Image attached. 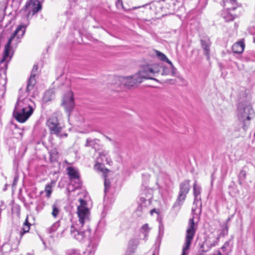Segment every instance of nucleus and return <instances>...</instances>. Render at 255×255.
Masks as SVG:
<instances>
[{"label": "nucleus", "instance_id": "f257e3e1", "mask_svg": "<svg viewBox=\"0 0 255 255\" xmlns=\"http://www.w3.org/2000/svg\"><path fill=\"white\" fill-rule=\"evenodd\" d=\"M80 204L77 206L78 220L71 225L70 233L71 237L75 240L82 242L90 235L89 228L90 210L87 202L82 198L79 200Z\"/></svg>", "mask_w": 255, "mask_h": 255}, {"label": "nucleus", "instance_id": "f03ea898", "mask_svg": "<svg viewBox=\"0 0 255 255\" xmlns=\"http://www.w3.org/2000/svg\"><path fill=\"white\" fill-rule=\"evenodd\" d=\"M201 188L200 186L197 184L196 182H195L193 185L194 196V205H196L197 206V204L199 203L200 207L198 209L196 207H193L192 209V214L193 217L189 220L188 228L186 230V239L184 245L183 247L182 253L181 255H188V253H186V252L189 249L197 230V227L195 223H194V219L195 218V216H197L198 214H200L201 212V204L200 202L201 200Z\"/></svg>", "mask_w": 255, "mask_h": 255}, {"label": "nucleus", "instance_id": "7ed1b4c3", "mask_svg": "<svg viewBox=\"0 0 255 255\" xmlns=\"http://www.w3.org/2000/svg\"><path fill=\"white\" fill-rule=\"evenodd\" d=\"M162 67L157 63H153L142 67L141 70L131 76H128L122 78L124 85L130 88L140 84L144 79H152L156 80L153 76H156Z\"/></svg>", "mask_w": 255, "mask_h": 255}, {"label": "nucleus", "instance_id": "20e7f679", "mask_svg": "<svg viewBox=\"0 0 255 255\" xmlns=\"http://www.w3.org/2000/svg\"><path fill=\"white\" fill-rule=\"evenodd\" d=\"M33 105L29 98H18L13 112L16 120L21 123H24L33 112Z\"/></svg>", "mask_w": 255, "mask_h": 255}, {"label": "nucleus", "instance_id": "39448f33", "mask_svg": "<svg viewBox=\"0 0 255 255\" xmlns=\"http://www.w3.org/2000/svg\"><path fill=\"white\" fill-rule=\"evenodd\" d=\"M27 25L28 23H21L17 26L5 46L2 61L5 60L8 57L11 48H16L20 42V39L25 34Z\"/></svg>", "mask_w": 255, "mask_h": 255}, {"label": "nucleus", "instance_id": "423d86ee", "mask_svg": "<svg viewBox=\"0 0 255 255\" xmlns=\"http://www.w3.org/2000/svg\"><path fill=\"white\" fill-rule=\"evenodd\" d=\"M190 189V180H185L179 185V192L177 198L173 205L172 208L177 211L180 209L181 205L183 204L187 194Z\"/></svg>", "mask_w": 255, "mask_h": 255}, {"label": "nucleus", "instance_id": "0eeeda50", "mask_svg": "<svg viewBox=\"0 0 255 255\" xmlns=\"http://www.w3.org/2000/svg\"><path fill=\"white\" fill-rule=\"evenodd\" d=\"M42 8V5L38 0H30L27 2L24 9L20 11V13L24 15V18L28 20Z\"/></svg>", "mask_w": 255, "mask_h": 255}, {"label": "nucleus", "instance_id": "6e6552de", "mask_svg": "<svg viewBox=\"0 0 255 255\" xmlns=\"http://www.w3.org/2000/svg\"><path fill=\"white\" fill-rule=\"evenodd\" d=\"M254 112L250 104L240 103L238 107L237 115L239 119L245 122L249 121L254 117Z\"/></svg>", "mask_w": 255, "mask_h": 255}, {"label": "nucleus", "instance_id": "1a4fd4ad", "mask_svg": "<svg viewBox=\"0 0 255 255\" xmlns=\"http://www.w3.org/2000/svg\"><path fill=\"white\" fill-rule=\"evenodd\" d=\"M47 126L49 128L50 134H55L60 138L67 136V133H61L63 128L55 116H52L47 121Z\"/></svg>", "mask_w": 255, "mask_h": 255}, {"label": "nucleus", "instance_id": "9d476101", "mask_svg": "<svg viewBox=\"0 0 255 255\" xmlns=\"http://www.w3.org/2000/svg\"><path fill=\"white\" fill-rule=\"evenodd\" d=\"M62 105L64 108L66 112L69 115L70 113L73 110L74 107L73 95L71 91H68L66 94L64 96L62 99Z\"/></svg>", "mask_w": 255, "mask_h": 255}, {"label": "nucleus", "instance_id": "9b49d317", "mask_svg": "<svg viewBox=\"0 0 255 255\" xmlns=\"http://www.w3.org/2000/svg\"><path fill=\"white\" fill-rule=\"evenodd\" d=\"M67 170V174L71 181H74L76 184L75 188L79 187L81 185V183L79 180V174L77 169L73 167H68Z\"/></svg>", "mask_w": 255, "mask_h": 255}, {"label": "nucleus", "instance_id": "f8f14e48", "mask_svg": "<svg viewBox=\"0 0 255 255\" xmlns=\"http://www.w3.org/2000/svg\"><path fill=\"white\" fill-rule=\"evenodd\" d=\"M152 190L151 189L146 188L140 194V200L142 203L145 205L150 204L152 198Z\"/></svg>", "mask_w": 255, "mask_h": 255}, {"label": "nucleus", "instance_id": "ddd939ff", "mask_svg": "<svg viewBox=\"0 0 255 255\" xmlns=\"http://www.w3.org/2000/svg\"><path fill=\"white\" fill-rule=\"evenodd\" d=\"M38 70V66L37 65H34L33 67L32 70L31 71V76L28 80L26 90L27 92L30 91L33 88L36 81L35 79V76L36 75V73Z\"/></svg>", "mask_w": 255, "mask_h": 255}, {"label": "nucleus", "instance_id": "4468645a", "mask_svg": "<svg viewBox=\"0 0 255 255\" xmlns=\"http://www.w3.org/2000/svg\"><path fill=\"white\" fill-rule=\"evenodd\" d=\"M99 242L100 238L99 237H95L92 238L90 241L85 253H92L95 255Z\"/></svg>", "mask_w": 255, "mask_h": 255}, {"label": "nucleus", "instance_id": "2eb2a0df", "mask_svg": "<svg viewBox=\"0 0 255 255\" xmlns=\"http://www.w3.org/2000/svg\"><path fill=\"white\" fill-rule=\"evenodd\" d=\"M201 47L204 51V54L207 56L208 59L210 57V46L211 42L208 38L201 39L200 40Z\"/></svg>", "mask_w": 255, "mask_h": 255}, {"label": "nucleus", "instance_id": "dca6fc26", "mask_svg": "<svg viewBox=\"0 0 255 255\" xmlns=\"http://www.w3.org/2000/svg\"><path fill=\"white\" fill-rule=\"evenodd\" d=\"M245 48V44L242 41L235 43L232 46L234 53L241 54L243 52Z\"/></svg>", "mask_w": 255, "mask_h": 255}, {"label": "nucleus", "instance_id": "f3484780", "mask_svg": "<svg viewBox=\"0 0 255 255\" xmlns=\"http://www.w3.org/2000/svg\"><path fill=\"white\" fill-rule=\"evenodd\" d=\"M85 146L91 147L95 150H97L100 148L99 140L97 138H87Z\"/></svg>", "mask_w": 255, "mask_h": 255}, {"label": "nucleus", "instance_id": "a211bd4d", "mask_svg": "<svg viewBox=\"0 0 255 255\" xmlns=\"http://www.w3.org/2000/svg\"><path fill=\"white\" fill-rule=\"evenodd\" d=\"M236 8V7H228L226 12L223 14V17L227 21H232L235 19V15L231 13L232 10H234Z\"/></svg>", "mask_w": 255, "mask_h": 255}, {"label": "nucleus", "instance_id": "6ab92c4d", "mask_svg": "<svg viewBox=\"0 0 255 255\" xmlns=\"http://www.w3.org/2000/svg\"><path fill=\"white\" fill-rule=\"evenodd\" d=\"M55 94L53 90H49L47 91L43 97V102L47 103L52 100L54 98Z\"/></svg>", "mask_w": 255, "mask_h": 255}, {"label": "nucleus", "instance_id": "aec40b11", "mask_svg": "<svg viewBox=\"0 0 255 255\" xmlns=\"http://www.w3.org/2000/svg\"><path fill=\"white\" fill-rule=\"evenodd\" d=\"M155 53L156 56L160 60L167 62L170 65L171 68H173L172 62L167 58L164 54L157 50L155 51Z\"/></svg>", "mask_w": 255, "mask_h": 255}, {"label": "nucleus", "instance_id": "412c9836", "mask_svg": "<svg viewBox=\"0 0 255 255\" xmlns=\"http://www.w3.org/2000/svg\"><path fill=\"white\" fill-rule=\"evenodd\" d=\"M52 215L53 217L56 218L60 212V207L57 203H54L52 205Z\"/></svg>", "mask_w": 255, "mask_h": 255}, {"label": "nucleus", "instance_id": "4be33fe9", "mask_svg": "<svg viewBox=\"0 0 255 255\" xmlns=\"http://www.w3.org/2000/svg\"><path fill=\"white\" fill-rule=\"evenodd\" d=\"M11 250V247L8 243L3 244L0 249V255H2L3 253H6Z\"/></svg>", "mask_w": 255, "mask_h": 255}, {"label": "nucleus", "instance_id": "5701e85b", "mask_svg": "<svg viewBox=\"0 0 255 255\" xmlns=\"http://www.w3.org/2000/svg\"><path fill=\"white\" fill-rule=\"evenodd\" d=\"M66 255H82V254L78 249H70L66 251Z\"/></svg>", "mask_w": 255, "mask_h": 255}, {"label": "nucleus", "instance_id": "b1692460", "mask_svg": "<svg viewBox=\"0 0 255 255\" xmlns=\"http://www.w3.org/2000/svg\"><path fill=\"white\" fill-rule=\"evenodd\" d=\"M59 227V222H55L48 229V232L50 234L52 233L53 232H54L56 231L58 228Z\"/></svg>", "mask_w": 255, "mask_h": 255}, {"label": "nucleus", "instance_id": "393cba45", "mask_svg": "<svg viewBox=\"0 0 255 255\" xmlns=\"http://www.w3.org/2000/svg\"><path fill=\"white\" fill-rule=\"evenodd\" d=\"M149 228L147 224L143 225L141 228V232L144 234L145 238L147 236L149 232Z\"/></svg>", "mask_w": 255, "mask_h": 255}, {"label": "nucleus", "instance_id": "a878e982", "mask_svg": "<svg viewBox=\"0 0 255 255\" xmlns=\"http://www.w3.org/2000/svg\"><path fill=\"white\" fill-rule=\"evenodd\" d=\"M58 152L56 149L51 150L50 152V159L51 161L57 160Z\"/></svg>", "mask_w": 255, "mask_h": 255}, {"label": "nucleus", "instance_id": "bb28decb", "mask_svg": "<svg viewBox=\"0 0 255 255\" xmlns=\"http://www.w3.org/2000/svg\"><path fill=\"white\" fill-rule=\"evenodd\" d=\"M96 167L98 170L102 172L104 174L106 173L109 171L108 169L105 168L104 165L102 164H97Z\"/></svg>", "mask_w": 255, "mask_h": 255}, {"label": "nucleus", "instance_id": "cd10ccee", "mask_svg": "<svg viewBox=\"0 0 255 255\" xmlns=\"http://www.w3.org/2000/svg\"><path fill=\"white\" fill-rule=\"evenodd\" d=\"M105 180H104V186H105V190L104 192L105 194L107 193L108 191V190L110 187V182L109 180V179L106 178V176H104Z\"/></svg>", "mask_w": 255, "mask_h": 255}, {"label": "nucleus", "instance_id": "c85d7f7f", "mask_svg": "<svg viewBox=\"0 0 255 255\" xmlns=\"http://www.w3.org/2000/svg\"><path fill=\"white\" fill-rule=\"evenodd\" d=\"M30 225H23L21 229V231L20 232V235L21 237L26 233L29 232L30 229Z\"/></svg>", "mask_w": 255, "mask_h": 255}, {"label": "nucleus", "instance_id": "c756f323", "mask_svg": "<svg viewBox=\"0 0 255 255\" xmlns=\"http://www.w3.org/2000/svg\"><path fill=\"white\" fill-rule=\"evenodd\" d=\"M45 191L46 193V196L49 198L52 193V186L50 184H47L45 187Z\"/></svg>", "mask_w": 255, "mask_h": 255}, {"label": "nucleus", "instance_id": "7c9ffc66", "mask_svg": "<svg viewBox=\"0 0 255 255\" xmlns=\"http://www.w3.org/2000/svg\"><path fill=\"white\" fill-rule=\"evenodd\" d=\"M228 227L227 225L226 224L225 225V227H224V228L222 230V232L220 233V234L218 236L220 237L221 235H222L224 237L228 234Z\"/></svg>", "mask_w": 255, "mask_h": 255}, {"label": "nucleus", "instance_id": "2f4dec72", "mask_svg": "<svg viewBox=\"0 0 255 255\" xmlns=\"http://www.w3.org/2000/svg\"><path fill=\"white\" fill-rule=\"evenodd\" d=\"M138 242L137 240L135 239H131L129 241L128 243V247H132V246H135L136 247L137 246Z\"/></svg>", "mask_w": 255, "mask_h": 255}, {"label": "nucleus", "instance_id": "473e14b6", "mask_svg": "<svg viewBox=\"0 0 255 255\" xmlns=\"http://www.w3.org/2000/svg\"><path fill=\"white\" fill-rule=\"evenodd\" d=\"M219 238H220V236H218L217 238H216V240L210 244V247L212 248V247H215L216 245H217V244H218V242H219Z\"/></svg>", "mask_w": 255, "mask_h": 255}, {"label": "nucleus", "instance_id": "72a5a7b5", "mask_svg": "<svg viewBox=\"0 0 255 255\" xmlns=\"http://www.w3.org/2000/svg\"><path fill=\"white\" fill-rule=\"evenodd\" d=\"M116 5L118 8H123V6L122 0H118V1L116 2Z\"/></svg>", "mask_w": 255, "mask_h": 255}, {"label": "nucleus", "instance_id": "f704fd0d", "mask_svg": "<svg viewBox=\"0 0 255 255\" xmlns=\"http://www.w3.org/2000/svg\"><path fill=\"white\" fill-rule=\"evenodd\" d=\"M109 154V152L106 150L103 151L99 153V155L100 156H104L106 157Z\"/></svg>", "mask_w": 255, "mask_h": 255}, {"label": "nucleus", "instance_id": "c9c22d12", "mask_svg": "<svg viewBox=\"0 0 255 255\" xmlns=\"http://www.w3.org/2000/svg\"><path fill=\"white\" fill-rule=\"evenodd\" d=\"M18 180V176H15V177L13 179V183H12V188L16 186V185L17 183Z\"/></svg>", "mask_w": 255, "mask_h": 255}, {"label": "nucleus", "instance_id": "e433bc0d", "mask_svg": "<svg viewBox=\"0 0 255 255\" xmlns=\"http://www.w3.org/2000/svg\"><path fill=\"white\" fill-rule=\"evenodd\" d=\"M223 1L225 3H231L233 5H234V3L235 2V0H223ZM226 5V4H225Z\"/></svg>", "mask_w": 255, "mask_h": 255}, {"label": "nucleus", "instance_id": "4c0bfd02", "mask_svg": "<svg viewBox=\"0 0 255 255\" xmlns=\"http://www.w3.org/2000/svg\"><path fill=\"white\" fill-rule=\"evenodd\" d=\"M229 246V242H226L222 247V250L225 252L227 247Z\"/></svg>", "mask_w": 255, "mask_h": 255}, {"label": "nucleus", "instance_id": "58836bf2", "mask_svg": "<svg viewBox=\"0 0 255 255\" xmlns=\"http://www.w3.org/2000/svg\"><path fill=\"white\" fill-rule=\"evenodd\" d=\"M23 225H31V224L28 222V217L26 218L24 223H23Z\"/></svg>", "mask_w": 255, "mask_h": 255}, {"label": "nucleus", "instance_id": "ea45409f", "mask_svg": "<svg viewBox=\"0 0 255 255\" xmlns=\"http://www.w3.org/2000/svg\"><path fill=\"white\" fill-rule=\"evenodd\" d=\"M172 0L174 1L173 4L174 5H176V3H180L181 2L182 0Z\"/></svg>", "mask_w": 255, "mask_h": 255}, {"label": "nucleus", "instance_id": "a19ab883", "mask_svg": "<svg viewBox=\"0 0 255 255\" xmlns=\"http://www.w3.org/2000/svg\"><path fill=\"white\" fill-rule=\"evenodd\" d=\"M240 175H243L244 177H245L246 174L245 172L244 171H241L240 172Z\"/></svg>", "mask_w": 255, "mask_h": 255}, {"label": "nucleus", "instance_id": "79ce46f5", "mask_svg": "<svg viewBox=\"0 0 255 255\" xmlns=\"http://www.w3.org/2000/svg\"><path fill=\"white\" fill-rule=\"evenodd\" d=\"M162 75L163 74H167V73H166V72L165 71V69H163V72L162 73Z\"/></svg>", "mask_w": 255, "mask_h": 255}, {"label": "nucleus", "instance_id": "37998d69", "mask_svg": "<svg viewBox=\"0 0 255 255\" xmlns=\"http://www.w3.org/2000/svg\"><path fill=\"white\" fill-rule=\"evenodd\" d=\"M154 212H156V210L155 209H152V210H151L150 211V213L151 214H152L153 213H154Z\"/></svg>", "mask_w": 255, "mask_h": 255}, {"label": "nucleus", "instance_id": "c03bdc74", "mask_svg": "<svg viewBox=\"0 0 255 255\" xmlns=\"http://www.w3.org/2000/svg\"><path fill=\"white\" fill-rule=\"evenodd\" d=\"M87 254V255H94L93 254H92V253H86Z\"/></svg>", "mask_w": 255, "mask_h": 255}, {"label": "nucleus", "instance_id": "a18cd8bd", "mask_svg": "<svg viewBox=\"0 0 255 255\" xmlns=\"http://www.w3.org/2000/svg\"><path fill=\"white\" fill-rule=\"evenodd\" d=\"M7 185L6 184L5 185V188L3 189V190L5 191L6 189V187H7Z\"/></svg>", "mask_w": 255, "mask_h": 255}, {"label": "nucleus", "instance_id": "49530a36", "mask_svg": "<svg viewBox=\"0 0 255 255\" xmlns=\"http://www.w3.org/2000/svg\"><path fill=\"white\" fill-rule=\"evenodd\" d=\"M26 255H33V254L32 253H27Z\"/></svg>", "mask_w": 255, "mask_h": 255}, {"label": "nucleus", "instance_id": "de8ad7c7", "mask_svg": "<svg viewBox=\"0 0 255 255\" xmlns=\"http://www.w3.org/2000/svg\"><path fill=\"white\" fill-rule=\"evenodd\" d=\"M106 138H107L108 140H111V139L110 138H109V137L106 136Z\"/></svg>", "mask_w": 255, "mask_h": 255}, {"label": "nucleus", "instance_id": "09e8293b", "mask_svg": "<svg viewBox=\"0 0 255 255\" xmlns=\"http://www.w3.org/2000/svg\"><path fill=\"white\" fill-rule=\"evenodd\" d=\"M253 41L255 43V37H254Z\"/></svg>", "mask_w": 255, "mask_h": 255}, {"label": "nucleus", "instance_id": "8fccbe9b", "mask_svg": "<svg viewBox=\"0 0 255 255\" xmlns=\"http://www.w3.org/2000/svg\"><path fill=\"white\" fill-rule=\"evenodd\" d=\"M152 255H155V254H154V253H153Z\"/></svg>", "mask_w": 255, "mask_h": 255}]
</instances>
